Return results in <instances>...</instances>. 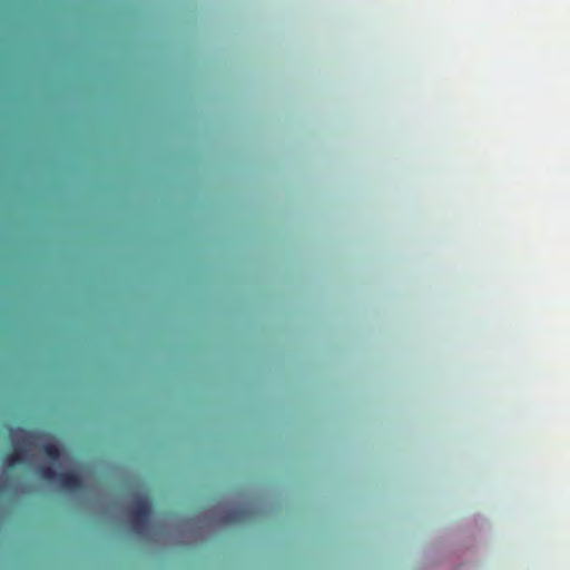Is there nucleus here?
Instances as JSON below:
<instances>
[{"mask_svg": "<svg viewBox=\"0 0 570 570\" xmlns=\"http://www.w3.org/2000/svg\"><path fill=\"white\" fill-rule=\"evenodd\" d=\"M129 519L132 529L142 534L150 523L151 508L147 498L136 495L129 507Z\"/></svg>", "mask_w": 570, "mask_h": 570, "instance_id": "1", "label": "nucleus"}, {"mask_svg": "<svg viewBox=\"0 0 570 570\" xmlns=\"http://www.w3.org/2000/svg\"><path fill=\"white\" fill-rule=\"evenodd\" d=\"M59 484L67 491H79L83 488L82 478L75 472H60Z\"/></svg>", "mask_w": 570, "mask_h": 570, "instance_id": "2", "label": "nucleus"}, {"mask_svg": "<svg viewBox=\"0 0 570 570\" xmlns=\"http://www.w3.org/2000/svg\"><path fill=\"white\" fill-rule=\"evenodd\" d=\"M26 456H27V450L22 445L18 444L14 446L12 452L8 453L4 456L3 463L7 468L12 469L16 465L23 463L26 460Z\"/></svg>", "mask_w": 570, "mask_h": 570, "instance_id": "3", "label": "nucleus"}, {"mask_svg": "<svg viewBox=\"0 0 570 570\" xmlns=\"http://www.w3.org/2000/svg\"><path fill=\"white\" fill-rule=\"evenodd\" d=\"M252 511L247 507H237L230 510L225 521L228 523H240L245 522L250 518Z\"/></svg>", "mask_w": 570, "mask_h": 570, "instance_id": "4", "label": "nucleus"}, {"mask_svg": "<svg viewBox=\"0 0 570 570\" xmlns=\"http://www.w3.org/2000/svg\"><path fill=\"white\" fill-rule=\"evenodd\" d=\"M38 473L46 481H59L60 472H57L51 465H40Z\"/></svg>", "mask_w": 570, "mask_h": 570, "instance_id": "5", "label": "nucleus"}, {"mask_svg": "<svg viewBox=\"0 0 570 570\" xmlns=\"http://www.w3.org/2000/svg\"><path fill=\"white\" fill-rule=\"evenodd\" d=\"M42 451L45 452L46 456L53 462L58 461L61 456V451L55 443L43 444Z\"/></svg>", "mask_w": 570, "mask_h": 570, "instance_id": "6", "label": "nucleus"}, {"mask_svg": "<svg viewBox=\"0 0 570 570\" xmlns=\"http://www.w3.org/2000/svg\"><path fill=\"white\" fill-rule=\"evenodd\" d=\"M22 434H23V442L24 443H30V439H32L35 436V434L32 432H29V431H21Z\"/></svg>", "mask_w": 570, "mask_h": 570, "instance_id": "7", "label": "nucleus"}]
</instances>
